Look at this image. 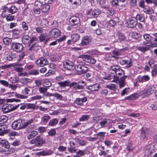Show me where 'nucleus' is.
Listing matches in <instances>:
<instances>
[{"label": "nucleus", "mask_w": 157, "mask_h": 157, "mask_svg": "<svg viewBox=\"0 0 157 157\" xmlns=\"http://www.w3.org/2000/svg\"><path fill=\"white\" fill-rule=\"evenodd\" d=\"M48 136H55L56 133V130L54 128H51L50 131L48 132Z\"/></svg>", "instance_id": "44"}, {"label": "nucleus", "mask_w": 157, "mask_h": 157, "mask_svg": "<svg viewBox=\"0 0 157 157\" xmlns=\"http://www.w3.org/2000/svg\"><path fill=\"white\" fill-rule=\"evenodd\" d=\"M131 35L133 39H136L138 40H140L139 34L136 32H132Z\"/></svg>", "instance_id": "43"}, {"label": "nucleus", "mask_w": 157, "mask_h": 157, "mask_svg": "<svg viewBox=\"0 0 157 157\" xmlns=\"http://www.w3.org/2000/svg\"><path fill=\"white\" fill-rule=\"evenodd\" d=\"M11 144L14 146H18L21 144L20 140H15Z\"/></svg>", "instance_id": "59"}, {"label": "nucleus", "mask_w": 157, "mask_h": 157, "mask_svg": "<svg viewBox=\"0 0 157 157\" xmlns=\"http://www.w3.org/2000/svg\"><path fill=\"white\" fill-rule=\"evenodd\" d=\"M120 64L122 65L126 64L125 66V68H128L131 67L132 66V62L131 59L128 60H122L120 61Z\"/></svg>", "instance_id": "10"}, {"label": "nucleus", "mask_w": 157, "mask_h": 157, "mask_svg": "<svg viewBox=\"0 0 157 157\" xmlns=\"http://www.w3.org/2000/svg\"><path fill=\"white\" fill-rule=\"evenodd\" d=\"M79 17L75 16L71 17L69 19L70 25L75 28H77L80 25Z\"/></svg>", "instance_id": "4"}, {"label": "nucleus", "mask_w": 157, "mask_h": 157, "mask_svg": "<svg viewBox=\"0 0 157 157\" xmlns=\"http://www.w3.org/2000/svg\"><path fill=\"white\" fill-rule=\"evenodd\" d=\"M9 131V130L6 129L3 125L0 126V135L3 136L4 134L8 133Z\"/></svg>", "instance_id": "31"}, {"label": "nucleus", "mask_w": 157, "mask_h": 157, "mask_svg": "<svg viewBox=\"0 0 157 157\" xmlns=\"http://www.w3.org/2000/svg\"><path fill=\"white\" fill-rule=\"evenodd\" d=\"M78 85L80 86L79 87L80 89H82L84 88V87L86 86V84L85 82L82 81H77Z\"/></svg>", "instance_id": "45"}, {"label": "nucleus", "mask_w": 157, "mask_h": 157, "mask_svg": "<svg viewBox=\"0 0 157 157\" xmlns=\"http://www.w3.org/2000/svg\"><path fill=\"white\" fill-rule=\"evenodd\" d=\"M106 9H107V13L109 15L112 16L114 14V11L113 9L109 8L108 6V8Z\"/></svg>", "instance_id": "48"}, {"label": "nucleus", "mask_w": 157, "mask_h": 157, "mask_svg": "<svg viewBox=\"0 0 157 157\" xmlns=\"http://www.w3.org/2000/svg\"><path fill=\"white\" fill-rule=\"evenodd\" d=\"M29 143L34 144L37 147H41L43 144H45L46 142L42 136L39 135L30 140L29 141Z\"/></svg>", "instance_id": "2"}, {"label": "nucleus", "mask_w": 157, "mask_h": 157, "mask_svg": "<svg viewBox=\"0 0 157 157\" xmlns=\"http://www.w3.org/2000/svg\"><path fill=\"white\" fill-rule=\"evenodd\" d=\"M29 73L30 75H36L39 74V70L33 69L29 71Z\"/></svg>", "instance_id": "42"}, {"label": "nucleus", "mask_w": 157, "mask_h": 157, "mask_svg": "<svg viewBox=\"0 0 157 157\" xmlns=\"http://www.w3.org/2000/svg\"><path fill=\"white\" fill-rule=\"evenodd\" d=\"M27 108L28 109H35L36 108V105L34 104H27Z\"/></svg>", "instance_id": "55"}, {"label": "nucleus", "mask_w": 157, "mask_h": 157, "mask_svg": "<svg viewBox=\"0 0 157 157\" xmlns=\"http://www.w3.org/2000/svg\"><path fill=\"white\" fill-rule=\"evenodd\" d=\"M0 83L3 86L6 87H9L13 90H15L17 88V86L16 85L10 84L4 80H0Z\"/></svg>", "instance_id": "11"}, {"label": "nucleus", "mask_w": 157, "mask_h": 157, "mask_svg": "<svg viewBox=\"0 0 157 157\" xmlns=\"http://www.w3.org/2000/svg\"><path fill=\"white\" fill-rule=\"evenodd\" d=\"M55 74V72L54 71L51 70H49L48 72L45 74V77H48L50 75H52Z\"/></svg>", "instance_id": "64"}, {"label": "nucleus", "mask_w": 157, "mask_h": 157, "mask_svg": "<svg viewBox=\"0 0 157 157\" xmlns=\"http://www.w3.org/2000/svg\"><path fill=\"white\" fill-rule=\"evenodd\" d=\"M139 6L142 8H144L146 6L144 0H141L138 3Z\"/></svg>", "instance_id": "62"}, {"label": "nucleus", "mask_w": 157, "mask_h": 157, "mask_svg": "<svg viewBox=\"0 0 157 157\" xmlns=\"http://www.w3.org/2000/svg\"><path fill=\"white\" fill-rule=\"evenodd\" d=\"M22 28L25 31H26L28 29V25L25 21H23L22 23Z\"/></svg>", "instance_id": "52"}, {"label": "nucleus", "mask_w": 157, "mask_h": 157, "mask_svg": "<svg viewBox=\"0 0 157 157\" xmlns=\"http://www.w3.org/2000/svg\"><path fill=\"white\" fill-rule=\"evenodd\" d=\"M156 92L155 88L153 85L149 86L147 89L139 92V93H135L124 98L125 100L132 101L138 99L140 96L143 97H148Z\"/></svg>", "instance_id": "1"}, {"label": "nucleus", "mask_w": 157, "mask_h": 157, "mask_svg": "<svg viewBox=\"0 0 157 157\" xmlns=\"http://www.w3.org/2000/svg\"><path fill=\"white\" fill-rule=\"evenodd\" d=\"M137 78L139 79V82L142 83L148 81L150 79L149 76L147 75H143L142 77L138 76Z\"/></svg>", "instance_id": "18"}, {"label": "nucleus", "mask_w": 157, "mask_h": 157, "mask_svg": "<svg viewBox=\"0 0 157 157\" xmlns=\"http://www.w3.org/2000/svg\"><path fill=\"white\" fill-rule=\"evenodd\" d=\"M106 88H108L113 91H115L117 90V86L115 85L112 84H111L107 85L106 86Z\"/></svg>", "instance_id": "36"}, {"label": "nucleus", "mask_w": 157, "mask_h": 157, "mask_svg": "<svg viewBox=\"0 0 157 157\" xmlns=\"http://www.w3.org/2000/svg\"><path fill=\"white\" fill-rule=\"evenodd\" d=\"M116 75H118L119 76L121 75L122 74H124V71L121 69L120 68V67L119 69H118V70L116 71L115 72Z\"/></svg>", "instance_id": "53"}, {"label": "nucleus", "mask_w": 157, "mask_h": 157, "mask_svg": "<svg viewBox=\"0 0 157 157\" xmlns=\"http://www.w3.org/2000/svg\"><path fill=\"white\" fill-rule=\"evenodd\" d=\"M53 96L59 100H61L63 98V97L62 95L57 93L54 94Z\"/></svg>", "instance_id": "63"}, {"label": "nucleus", "mask_w": 157, "mask_h": 157, "mask_svg": "<svg viewBox=\"0 0 157 157\" xmlns=\"http://www.w3.org/2000/svg\"><path fill=\"white\" fill-rule=\"evenodd\" d=\"M96 60L94 58L89 56V63L94 64L96 62Z\"/></svg>", "instance_id": "57"}, {"label": "nucleus", "mask_w": 157, "mask_h": 157, "mask_svg": "<svg viewBox=\"0 0 157 157\" xmlns=\"http://www.w3.org/2000/svg\"><path fill=\"white\" fill-rule=\"evenodd\" d=\"M19 106V104L14 106L12 104L5 103L2 107V109L3 112L6 113L16 109Z\"/></svg>", "instance_id": "3"}, {"label": "nucleus", "mask_w": 157, "mask_h": 157, "mask_svg": "<svg viewBox=\"0 0 157 157\" xmlns=\"http://www.w3.org/2000/svg\"><path fill=\"white\" fill-rule=\"evenodd\" d=\"M53 153L52 150H49L48 151L44 150L37 153V155H39L46 156L52 154Z\"/></svg>", "instance_id": "19"}, {"label": "nucleus", "mask_w": 157, "mask_h": 157, "mask_svg": "<svg viewBox=\"0 0 157 157\" xmlns=\"http://www.w3.org/2000/svg\"><path fill=\"white\" fill-rule=\"evenodd\" d=\"M144 39L148 42H149L151 40V37L149 34H145L143 36Z\"/></svg>", "instance_id": "51"}, {"label": "nucleus", "mask_w": 157, "mask_h": 157, "mask_svg": "<svg viewBox=\"0 0 157 157\" xmlns=\"http://www.w3.org/2000/svg\"><path fill=\"white\" fill-rule=\"evenodd\" d=\"M79 35L78 34H74L71 36V41L73 43H75L80 38Z\"/></svg>", "instance_id": "28"}, {"label": "nucleus", "mask_w": 157, "mask_h": 157, "mask_svg": "<svg viewBox=\"0 0 157 157\" xmlns=\"http://www.w3.org/2000/svg\"><path fill=\"white\" fill-rule=\"evenodd\" d=\"M61 33V31L59 29H53L49 31L48 34L52 36L55 38H57L60 35Z\"/></svg>", "instance_id": "9"}, {"label": "nucleus", "mask_w": 157, "mask_h": 157, "mask_svg": "<svg viewBox=\"0 0 157 157\" xmlns=\"http://www.w3.org/2000/svg\"><path fill=\"white\" fill-rule=\"evenodd\" d=\"M15 149L13 148H10V149L8 150H3L2 147H0V153L4 152L6 154H10L13 153L15 151Z\"/></svg>", "instance_id": "25"}, {"label": "nucleus", "mask_w": 157, "mask_h": 157, "mask_svg": "<svg viewBox=\"0 0 157 157\" xmlns=\"http://www.w3.org/2000/svg\"><path fill=\"white\" fill-rule=\"evenodd\" d=\"M47 88L46 87H40L39 88V91L41 93L44 94L47 92Z\"/></svg>", "instance_id": "58"}, {"label": "nucleus", "mask_w": 157, "mask_h": 157, "mask_svg": "<svg viewBox=\"0 0 157 157\" xmlns=\"http://www.w3.org/2000/svg\"><path fill=\"white\" fill-rule=\"evenodd\" d=\"M21 123V120L20 119H18L14 121L12 124V128L15 130L20 129V124Z\"/></svg>", "instance_id": "13"}, {"label": "nucleus", "mask_w": 157, "mask_h": 157, "mask_svg": "<svg viewBox=\"0 0 157 157\" xmlns=\"http://www.w3.org/2000/svg\"><path fill=\"white\" fill-rule=\"evenodd\" d=\"M58 119L56 118L50 120L48 125L51 126H54L58 123Z\"/></svg>", "instance_id": "33"}, {"label": "nucleus", "mask_w": 157, "mask_h": 157, "mask_svg": "<svg viewBox=\"0 0 157 157\" xmlns=\"http://www.w3.org/2000/svg\"><path fill=\"white\" fill-rule=\"evenodd\" d=\"M127 1H126V4H122L120 5L118 2V0H112L110 1L111 4L113 6L117 7V6H122L124 7H126L128 6V4L127 2Z\"/></svg>", "instance_id": "16"}, {"label": "nucleus", "mask_w": 157, "mask_h": 157, "mask_svg": "<svg viewBox=\"0 0 157 157\" xmlns=\"http://www.w3.org/2000/svg\"><path fill=\"white\" fill-rule=\"evenodd\" d=\"M20 129L25 128L27 127V126L25 123V122H24L23 120H21V123L20 124Z\"/></svg>", "instance_id": "60"}, {"label": "nucleus", "mask_w": 157, "mask_h": 157, "mask_svg": "<svg viewBox=\"0 0 157 157\" xmlns=\"http://www.w3.org/2000/svg\"><path fill=\"white\" fill-rule=\"evenodd\" d=\"M0 119L1 121V123H4L7 121L8 118L6 116L2 115L0 116Z\"/></svg>", "instance_id": "46"}, {"label": "nucleus", "mask_w": 157, "mask_h": 157, "mask_svg": "<svg viewBox=\"0 0 157 157\" xmlns=\"http://www.w3.org/2000/svg\"><path fill=\"white\" fill-rule=\"evenodd\" d=\"M71 3L74 4H80L81 2V1L83 2H85L86 0H69Z\"/></svg>", "instance_id": "38"}, {"label": "nucleus", "mask_w": 157, "mask_h": 157, "mask_svg": "<svg viewBox=\"0 0 157 157\" xmlns=\"http://www.w3.org/2000/svg\"><path fill=\"white\" fill-rule=\"evenodd\" d=\"M88 115H82L79 119V121H85L88 120Z\"/></svg>", "instance_id": "49"}, {"label": "nucleus", "mask_w": 157, "mask_h": 157, "mask_svg": "<svg viewBox=\"0 0 157 157\" xmlns=\"http://www.w3.org/2000/svg\"><path fill=\"white\" fill-rule=\"evenodd\" d=\"M50 6L49 4L44 3L41 6V10L43 13H46L48 12L49 10Z\"/></svg>", "instance_id": "21"}, {"label": "nucleus", "mask_w": 157, "mask_h": 157, "mask_svg": "<svg viewBox=\"0 0 157 157\" xmlns=\"http://www.w3.org/2000/svg\"><path fill=\"white\" fill-rule=\"evenodd\" d=\"M118 40L120 42L121 41H124L126 39L124 34L121 32H120L118 33Z\"/></svg>", "instance_id": "26"}, {"label": "nucleus", "mask_w": 157, "mask_h": 157, "mask_svg": "<svg viewBox=\"0 0 157 157\" xmlns=\"http://www.w3.org/2000/svg\"><path fill=\"white\" fill-rule=\"evenodd\" d=\"M84 68V66H81V65L78 64L74 67V69L75 68L77 71L80 72L82 73V70H83Z\"/></svg>", "instance_id": "37"}, {"label": "nucleus", "mask_w": 157, "mask_h": 157, "mask_svg": "<svg viewBox=\"0 0 157 157\" xmlns=\"http://www.w3.org/2000/svg\"><path fill=\"white\" fill-rule=\"evenodd\" d=\"M70 82L66 80L64 82H58V84L61 87H65L67 86H69L70 85Z\"/></svg>", "instance_id": "27"}, {"label": "nucleus", "mask_w": 157, "mask_h": 157, "mask_svg": "<svg viewBox=\"0 0 157 157\" xmlns=\"http://www.w3.org/2000/svg\"><path fill=\"white\" fill-rule=\"evenodd\" d=\"M130 91V88L129 87L125 88L123 90L121 93V96H124L125 94H127Z\"/></svg>", "instance_id": "47"}, {"label": "nucleus", "mask_w": 157, "mask_h": 157, "mask_svg": "<svg viewBox=\"0 0 157 157\" xmlns=\"http://www.w3.org/2000/svg\"><path fill=\"white\" fill-rule=\"evenodd\" d=\"M11 38L7 37L4 38L3 39V43L6 45H9L11 42Z\"/></svg>", "instance_id": "40"}, {"label": "nucleus", "mask_w": 157, "mask_h": 157, "mask_svg": "<svg viewBox=\"0 0 157 157\" xmlns=\"http://www.w3.org/2000/svg\"><path fill=\"white\" fill-rule=\"evenodd\" d=\"M30 37L28 35H25L23 36L22 38V41L23 44L25 45L29 44L30 42Z\"/></svg>", "instance_id": "20"}, {"label": "nucleus", "mask_w": 157, "mask_h": 157, "mask_svg": "<svg viewBox=\"0 0 157 157\" xmlns=\"http://www.w3.org/2000/svg\"><path fill=\"white\" fill-rule=\"evenodd\" d=\"M42 3L41 2V1L37 0L34 3V7L40 8L42 5Z\"/></svg>", "instance_id": "56"}, {"label": "nucleus", "mask_w": 157, "mask_h": 157, "mask_svg": "<svg viewBox=\"0 0 157 157\" xmlns=\"http://www.w3.org/2000/svg\"><path fill=\"white\" fill-rule=\"evenodd\" d=\"M50 117L48 115H45L41 117V122L43 123H47L50 119Z\"/></svg>", "instance_id": "34"}, {"label": "nucleus", "mask_w": 157, "mask_h": 157, "mask_svg": "<svg viewBox=\"0 0 157 157\" xmlns=\"http://www.w3.org/2000/svg\"><path fill=\"white\" fill-rule=\"evenodd\" d=\"M79 86H80L78 85V84L77 82H73L72 83L70 82V87L72 88L75 90H80Z\"/></svg>", "instance_id": "24"}, {"label": "nucleus", "mask_w": 157, "mask_h": 157, "mask_svg": "<svg viewBox=\"0 0 157 157\" xmlns=\"http://www.w3.org/2000/svg\"><path fill=\"white\" fill-rule=\"evenodd\" d=\"M99 85L98 83H94L89 85V90L92 91H98L99 89Z\"/></svg>", "instance_id": "17"}, {"label": "nucleus", "mask_w": 157, "mask_h": 157, "mask_svg": "<svg viewBox=\"0 0 157 157\" xmlns=\"http://www.w3.org/2000/svg\"><path fill=\"white\" fill-rule=\"evenodd\" d=\"M136 20L138 19L142 22H144L145 20L144 17L142 14H137L136 15Z\"/></svg>", "instance_id": "39"}, {"label": "nucleus", "mask_w": 157, "mask_h": 157, "mask_svg": "<svg viewBox=\"0 0 157 157\" xmlns=\"http://www.w3.org/2000/svg\"><path fill=\"white\" fill-rule=\"evenodd\" d=\"M0 145L6 149H9L10 145L8 142L6 140H2L0 141Z\"/></svg>", "instance_id": "22"}, {"label": "nucleus", "mask_w": 157, "mask_h": 157, "mask_svg": "<svg viewBox=\"0 0 157 157\" xmlns=\"http://www.w3.org/2000/svg\"><path fill=\"white\" fill-rule=\"evenodd\" d=\"M136 49L144 53L149 49V48L148 46L146 47L142 46L137 47Z\"/></svg>", "instance_id": "32"}, {"label": "nucleus", "mask_w": 157, "mask_h": 157, "mask_svg": "<svg viewBox=\"0 0 157 157\" xmlns=\"http://www.w3.org/2000/svg\"><path fill=\"white\" fill-rule=\"evenodd\" d=\"M33 10L35 14H39L40 13L41 9L40 8L34 7Z\"/></svg>", "instance_id": "54"}, {"label": "nucleus", "mask_w": 157, "mask_h": 157, "mask_svg": "<svg viewBox=\"0 0 157 157\" xmlns=\"http://www.w3.org/2000/svg\"><path fill=\"white\" fill-rule=\"evenodd\" d=\"M2 12L10 13L11 14H13L17 12V9L15 6H12L10 7L5 6L2 9Z\"/></svg>", "instance_id": "6"}, {"label": "nucleus", "mask_w": 157, "mask_h": 157, "mask_svg": "<svg viewBox=\"0 0 157 157\" xmlns=\"http://www.w3.org/2000/svg\"><path fill=\"white\" fill-rule=\"evenodd\" d=\"M88 44V36H85L82 38L81 44L82 45H85Z\"/></svg>", "instance_id": "35"}, {"label": "nucleus", "mask_w": 157, "mask_h": 157, "mask_svg": "<svg viewBox=\"0 0 157 157\" xmlns=\"http://www.w3.org/2000/svg\"><path fill=\"white\" fill-rule=\"evenodd\" d=\"M127 25L129 28H133L135 27L137 24V21L135 17H130L127 21Z\"/></svg>", "instance_id": "5"}, {"label": "nucleus", "mask_w": 157, "mask_h": 157, "mask_svg": "<svg viewBox=\"0 0 157 157\" xmlns=\"http://www.w3.org/2000/svg\"><path fill=\"white\" fill-rule=\"evenodd\" d=\"M76 142L78 143L79 144L83 146L86 144V141L85 140L82 139H80L78 138H76L75 139Z\"/></svg>", "instance_id": "41"}, {"label": "nucleus", "mask_w": 157, "mask_h": 157, "mask_svg": "<svg viewBox=\"0 0 157 157\" xmlns=\"http://www.w3.org/2000/svg\"><path fill=\"white\" fill-rule=\"evenodd\" d=\"M33 48V50H36L39 49V48L40 46L37 43H35L32 45Z\"/></svg>", "instance_id": "61"}, {"label": "nucleus", "mask_w": 157, "mask_h": 157, "mask_svg": "<svg viewBox=\"0 0 157 157\" xmlns=\"http://www.w3.org/2000/svg\"><path fill=\"white\" fill-rule=\"evenodd\" d=\"M103 78L105 80H111L112 79H113L112 81L115 80L116 81H117L118 79L119 78V77L117 76H115L114 75H113L110 74H108V75L106 76L105 77H103Z\"/></svg>", "instance_id": "23"}, {"label": "nucleus", "mask_w": 157, "mask_h": 157, "mask_svg": "<svg viewBox=\"0 0 157 157\" xmlns=\"http://www.w3.org/2000/svg\"><path fill=\"white\" fill-rule=\"evenodd\" d=\"M92 10V8L90 9V11L89 10V15L91 14L92 16L94 17H97L101 13V11L98 9H95L92 11L91 13V11Z\"/></svg>", "instance_id": "15"}, {"label": "nucleus", "mask_w": 157, "mask_h": 157, "mask_svg": "<svg viewBox=\"0 0 157 157\" xmlns=\"http://www.w3.org/2000/svg\"><path fill=\"white\" fill-rule=\"evenodd\" d=\"M38 134L37 132L36 131H32L27 136V139L28 140H30L33 138H34L35 136H36Z\"/></svg>", "instance_id": "30"}, {"label": "nucleus", "mask_w": 157, "mask_h": 157, "mask_svg": "<svg viewBox=\"0 0 157 157\" xmlns=\"http://www.w3.org/2000/svg\"><path fill=\"white\" fill-rule=\"evenodd\" d=\"M120 66H119L118 65H113V66H112L110 68V69L114 71L115 73L116 72V71L118 70V69H119Z\"/></svg>", "instance_id": "50"}, {"label": "nucleus", "mask_w": 157, "mask_h": 157, "mask_svg": "<svg viewBox=\"0 0 157 157\" xmlns=\"http://www.w3.org/2000/svg\"><path fill=\"white\" fill-rule=\"evenodd\" d=\"M65 63L66 66L65 67V68L70 71L74 70V66L73 65V63L72 62L70 63L68 62H66Z\"/></svg>", "instance_id": "29"}, {"label": "nucleus", "mask_w": 157, "mask_h": 157, "mask_svg": "<svg viewBox=\"0 0 157 157\" xmlns=\"http://www.w3.org/2000/svg\"><path fill=\"white\" fill-rule=\"evenodd\" d=\"M36 63L40 67H43L48 64V62L46 59L43 57H41L38 59Z\"/></svg>", "instance_id": "8"}, {"label": "nucleus", "mask_w": 157, "mask_h": 157, "mask_svg": "<svg viewBox=\"0 0 157 157\" xmlns=\"http://www.w3.org/2000/svg\"><path fill=\"white\" fill-rule=\"evenodd\" d=\"M12 47L17 52H21L24 48L21 44L15 42L12 44Z\"/></svg>", "instance_id": "7"}, {"label": "nucleus", "mask_w": 157, "mask_h": 157, "mask_svg": "<svg viewBox=\"0 0 157 157\" xmlns=\"http://www.w3.org/2000/svg\"><path fill=\"white\" fill-rule=\"evenodd\" d=\"M140 137L141 139H144L147 137L148 130L146 128L142 127L140 131Z\"/></svg>", "instance_id": "12"}, {"label": "nucleus", "mask_w": 157, "mask_h": 157, "mask_svg": "<svg viewBox=\"0 0 157 157\" xmlns=\"http://www.w3.org/2000/svg\"><path fill=\"white\" fill-rule=\"evenodd\" d=\"M2 15L3 17H6L7 21H9L13 20L15 17L14 16L11 15V14L3 12H2Z\"/></svg>", "instance_id": "14"}]
</instances>
